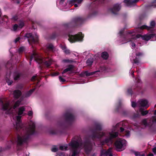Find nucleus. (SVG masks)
<instances>
[{
    "label": "nucleus",
    "mask_w": 156,
    "mask_h": 156,
    "mask_svg": "<svg viewBox=\"0 0 156 156\" xmlns=\"http://www.w3.org/2000/svg\"><path fill=\"white\" fill-rule=\"evenodd\" d=\"M20 28H18V26L16 24H15L13 27V29L14 31H16L18 29H19Z\"/></svg>",
    "instance_id": "obj_27"
},
{
    "label": "nucleus",
    "mask_w": 156,
    "mask_h": 156,
    "mask_svg": "<svg viewBox=\"0 0 156 156\" xmlns=\"http://www.w3.org/2000/svg\"><path fill=\"white\" fill-rule=\"evenodd\" d=\"M95 72L91 73H88L87 72H86L85 73V74L86 76H89L90 75H93L94 73Z\"/></svg>",
    "instance_id": "obj_26"
},
{
    "label": "nucleus",
    "mask_w": 156,
    "mask_h": 156,
    "mask_svg": "<svg viewBox=\"0 0 156 156\" xmlns=\"http://www.w3.org/2000/svg\"><path fill=\"white\" fill-rule=\"evenodd\" d=\"M13 95L15 98H18L21 95V93L19 90H15L13 92Z\"/></svg>",
    "instance_id": "obj_14"
},
{
    "label": "nucleus",
    "mask_w": 156,
    "mask_h": 156,
    "mask_svg": "<svg viewBox=\"0 0 156 156\" xmlns=\"http://www.w3.org/2000/svg\"><path fill=\"white\" fill-rule=\"evenodd\" d=\"M25 37L29 39L28 40V42L30 43V41L32 42H35L37 41L38 40V36L36 34H35V36H32L31 33L27 34Z\"/></svg>",
    "instance_id": "obj_7"
},
{
    "label": "nucleus",
    "mask_w": 156,
    "mask_h": 156,
    "mask_svg": "<svg viewBox=\"0 0 156 156\" xmlns=\"http://www.w3.org/2000/svg\"><path fill=\"white\" fill-rule=\"evenodd\" d=\"M148 112L147 110H146L145 111H141V114L142 115H147Z\"/></svg>",
    "instance_id": "obj_29"
},
{
    "label": "nucleus",
    "mask_w": 156,
    "mask_h": 156,
    "mask_svg": "<svg viewBox=\"0 0 156 156\" xmlns=\"http://www.w3.org/2000/svg\"><path fill=\"white\" fill-rule=\"evenodd\" d=\"M47 48L49 50H51L53 48V46L52 44H50L48 45Z\"/></svg>",
    "instance_id": "obj_30"
},
{
    "label": "nucleus",
    "mask_w": 156,
    "mask_h": 156,
    "mask_svg": "<svg viewBox=\"0 0 156 156\" xmlns=\"http://www.w3.org/2000/svg\"><path fill=\"white\" fill-rule=\"evenodd\" d=\"M68 145H67L64 146H60L59 147V149L62 151L66 150L68 149Z\"/></svg>",
    "instance_id": "obj_19"
},
{
    "label": "nucleus",
    "mask_w": 156,
    "mask_h": 156,
    "mask_svg": "<svg viewBox=\"0 0 156 156\" xmlns=\"http://www.w3.org/2000/svg\"><path fill=\"white\" fill-rule=\"evenodd\" d=\"M24 49V48L23 47H21L19 49V50L20 52H21L23 51Z\"/></svg>",
    "instance_id": "obj_40"
},
{
    "label": "nucleus",
    "mask_w": 156,
    "mask_h": 156,
    "mask_svg": "<svg viewBox=\"0 0 156 156\" xmlns=\"http://www.w3.org/2000/svg\"><path fill=\"white\" fill-rule=\"evenodd\" d=\"M145 155L144 154H141L140 156H145Z\"/></svg>",
    "instance_id": "obj_53"
},
{
    "label": "nucleus",
    "mask_w": 156,
    "mask_h": 156,
    "mask_svg": "<svg viewBox=\"0 0 156 156\" xmlns=\"http://www.w3.org/2000/svg\"><path fill=\"white\" fill-rule=\"evenodd\" d=\"M142 124H143L144 125L146 126L147 124V122L146 119H144L142 120Z\"/></svg>",
    "instance_id": "obj_34"
},
{
    "label": "nucleus",
    "mask_w": 156,
    "mask_h": 156,
    "mask_svg": "<svg viewBox=\"0 0 156 156\" xmlns=\"http://www.w3.org/2000/svg\"><path fill=\"white\" fill-rule=\"evenodd\" d=\"M59 79L60 81L61 82H64L65 81V80L62 78L60 76H59Z\"/></svg>",
    "instance_id": "obj_39"
},
{
    "label": "nucleus",
    "mask_w": 156,
    "mask_h": 156,
    "mask_svg": "<svg viewBox=\"0 0 156 156\" xmlns=\"http://www.w3.org/2000/svg\"><path fill=\"white\" fill-rule=\"evenodd\" d=\"M126 141L122 139H119L117 140L115 144L116 150L118 151L123 150L124 147L126 146Z\"/></svg>",
    "instance_id": "obj_5"
},
{
    "label": "nucleus",
    "mask_w": 156,
    "mask_h": 156,
    "mask_svg": "<svg viewBox=\"0 0 156 156\" xmlns=\"http://www.w3.org/2000/svg\"><path fill=\"white\" fill-rule=\"evenodd\" d=\"M33 58H34V60L39 63H41L43 62L42 58L36 53H34L32 55L30 60V61L32 60Z\"/></svg>",
    "instance_id": "obj_9"
},
{
    "label": "nucleus",
    "mask_w": 156,
    "mask_h": 156,
    "mask_svg": "<svg viewBox=\"0 0 156 156\" xmlns=\"http://www.w3.org/2000/svg\"><path fill=\"white\" fill-rule=\"evenodd\" d=\"M101 57L104 59H106L108 58V55L107 52H104L102 53Z\"/></svg>",
    "instance_id": "obj_17"
},
{
    "label": "nucleus",
    "mask_w": 156,
    "mask_h": 156,
    "mask_svg": "<svg viewBox=\"0 0 156 156\" xmlns=\"http://www.w3.org/2000/svg\"><path fill=\"white\" fill-rule=\"evenodd\" d=\"M104 134V133L103 132H100L96 137H98V138H100V137L103 136Z\"/></svg>",
    "instance_id": "obj_32"
},
{
    "label": "nucleus",
    "mask_w": 156,
    "mask_h": 156,
    "mask_svg": "<svg viewBox=\"0 0 156 156\" xmlns=\"http://www.w3.org/2000/svg\"><path fill=\"white\" fill-rule=\"evenodd\" d=\"M35 89L34 88L30 90L26 94L25 96H24V95L23 96L20 100L16 101L14 104L13 107H12L13 109H15L16 107H18L20 105L21 102L23 100L24 98L25 97H27L29 96L34 91ZM1 102L2 104V109L3 110H8L9 111H10L12 108V107H11L9 105V102H6L4 104L2 101H1Z\"/></svg>",
    "instance_id": "obj_2"
},
{
    "label": "nucleus",
    "mask_w": 156,
    "mask_h": 156,
    "mask_svg": "<svg viewBox=\"0 0 156 156\" xmlns=\"http://www.w3.org/2000/svg\"><path fill=\"white\" fill-rule=\"evenodd\" d=\"M63 61L64 62H69V61L68 60H63Z\"/></svg>",
    "instance_id": "obj_52"
},
{
    "label": "nucleus",
    "mask_w": 156,
    "mask_h": 156,
    "mask_svg": "<svg viewBox=\"0 0 156 156\" xmlns=\"http://www.w3.org/2000/svg\"><path fill=\"white\" fill-rule=\"evenodd\" d=\"M44 64L47 67H48L51 64V61H49L48 62L47 61L44 62Z\"/></svg>",
    "instance_id": "obj_23"
},
{
    "label": "nucleus",
    "mask_w": 156,
    "mask_h": 156,
    "mask_svg": "<svg viewBox=\"0 0 156 156\" xmlns=\"http://www.w3.org/2000/svg\"><path fill=\"white\" fill-rule=\"evenodd\" d=\"M83 0H69L68 2L70 4H73L75 3L78 4H80Z\"/></svg>",
    "instance_id": "obj_15"
},
{
    "label": "nucleus",
    "mask_w": 156,
    "mask_h": 156,
    "mask_svg": "<svg viewBox=\"0 0 156 156\" xmlns=\"http://www.w3.org/2000/svg\"><path fill=\"white\" fill-rule=\"evenodd\" d=\"M24 25V24L23 22H21L18 26V28L20 29H21L23 27Z\"/></svg>",
    "instance_id": "obj_28"
},
{
    "label": "nucleus",
    "mask_w": 156,
    "mask_h": 156,
    "mask_svg": "<svg viewBox=\"0 0 156 156\" xmlns=\"http://www.w3.org/2000/svg\"><path fill=\"white\" fill-rule=\"evenodd\" d=\"M76 21H80L81 20V18L80 17H77L76 18Z\"/></svg>",
    "instance_id": "obj_44"
},
{
    "label": "nucleus",
    "mask_w": 156,
    "mask_h": 156,
    "mask_svg": "<svg viewBox=\"0 0 156 156\" xmlns=\"http://www.w3.org/2000/svg\"><path fill=\"white\" fill-rule=\"evenodd\" d=\"M73 68L72 65H69L68 68L64 69L62 72V74H64L67 72L70 71Z\"/></svg>",
    "instance_id": "obj_16"
},
{
    "label": "nucleus",
    "mask_w": 156,
    "mask_h": 156,
    "mask_svg": "<svg viewBox=\"0 0 156 156\" xmlns=\"http://www.w3.org/2000/svg\"><path fill=\"white\" fill-rule=\"evenodd\" d=\"M150 27H148L146 25H143L140 27V29H146L148 30H150Z\"/></svg>",
    "instance_id": "obj_24"
},
{
    "label": "nucleus",
    "mask_w": 156,
    "mask_h": 156,
    "mask_svg": "<svg viewBox=\"0 0 156 156\" xmlns=\"http://www.w3.org/2000/svg\"><path fill=\"white\" fill-rule=\"evenodd\" d=\"M147 156H154V154L152 153H151L148 154Z\"/></svg>",
    "instance_id": "obj_50"
},
{
    "label": "nucleus",
    "mask_w": 156,
    "mask_h": 156,
    "mask_svg": "<svg viewBox=\"0 0 156 156\" xmlns=\"http://www.w3.org/2000/svg\"><path fill=\"white\" fill-rule=\"evenodd\" d=\"M33 114V112L31 111H29L28 113V115L29 116H31Z\"/></svg>",
    "instance_id": "obj_35"
},
{
    "label": "nucleus",
    "mask_w": 156,
    "mask_h": 156,
    "mask_svg": "<svg viewBox=\"0 0 156 156\" xmlns=\"http://www.w3.org/2000/svg\"><path fill=\"white\" fill-rule=\"evenodd\" d=\"M76 154V151H74L73 152V154H72V156H75Z\"/></svg>",
    "instance_id": "obj_45"
},
{
    "label": "nucleus",
    "mask_w": 156,
    "mask_h": 156,
    "mask_svg": "<svg viewBox=\"0 0 156 156\" xmlns=\"http://www.w3.org/2000/svg\"><path fill=\"white\" fill-rule=\"evenodd\" d=\"M141 154V153L139 152H135L134 153V154L136 156H140Z\"/></svg>",
    "instance_id": "obj_36"
},
{
    "label": "nucleus",
    "mask_w": 156,
    "mask_h": 156,
    "mask_svg": "<svg viewBox=\"0 0 156 156\" xmlns=\"http://www.w3.org/2000/svg\"><path fill=\"white\" fill-rule=\"evenodd\" d=\"M121 8V6L119 5L116 4L115 5L112 9V13L116 14L118 12Z\"/></svg>",
    "instance_id": "obj_12"
},
{
    "label": "nucleus",
    "mask_w": 156,
    "mask_h": 156,
    "mask_svg": "<svg viewBox=\"0 0 156 156\" xmlns=\"http://www.w3.org/2000/svg\"><path fill=\"white\" fill-rule=\"evenodd\" d=\"M35 129V125L34 122H30L29 127L26 129V133L22 134L18 136L17 141L18 144H21L27 141L29 137V135L34 133Z\"/></svg>",
    "instance_id": "obj_1"
},
{
    "label": "nucleus",
    "mask_w": 156,
    "mask_h": 156,
    "mask_svg": "<svg viewBox=\"0 0 156 156\" xmlns=\"http://www.w3.org/2000/svg\"><path fill=\"white\" fill-rule=\"evenodd\" d=\"M61 48L66 54H68L70 53L69 50L67 49L65 46H62Z\"/></svg>",
    "instance_id": "obj_20"
},
{
    "label": "nucleus",
    "mask_w": 156,
    "mask_h": 156,
    "mask_svg": "<svg viewBox=\"0 0 156 156\" xmlns=\"http://www.w3.org/2000/svg\"><path fill=\"white\" fill-rule=\"evenodd\" d=\"M109 149L107 151L104 150L102 151L101 154V156H107L109 154Z\"/></svg>",
    "instance_id": "obj_18"
},
{
    "label": "nucleus",
    "mask_w": 156,
    "mask_h": 156,
    "mask_svg": "<svg viewBox=\"0 0 156 156\" xmlns=\"http://www.w3.org/2000/svg\"><path fill=\"white\" fill-rule=\"evenodd\" d=\"M154 36L155 35L154 34H150L149 35H145L142 36L141 35L139 34L136 36V38H139L140 37H141L143 40L147 41L150 40L151 37H154Z\"/></svg>",
    "instance_id": "obj_10"
},
{
    "label": "nucleus",
    "mask_w": 156,
    "mask_h": 156,
    "mask_svg": "<svg viewBox=\"0 0 156 156\" xmlns=\"http://www.w3.org/2000/svg\"><path fill=\"white\" fill-rule=\"evenodd\" d=\"M65 0H61V2H63Z\"/></svg>",
    "instance_id": "obj_57"
},
{
    "label": "nucleus",
    "mask_w": 156,
    "mask_h": 156,
    "mask_svg": "<svg viewBox=\"0 0 156 156\" xmlns=\"http://www.w3.org/2000/svg\"><path fill=\"white\" fill-rule=\"evenodd\" d=\"M118 135V133L117 132H113L110 133L109 134V137L108 138L106 139L105 140V142L106 143H109L112 144V139L117 137Z\"/></svg>",
    "instance_id": "obj_8"
},
{
    "label": "nucleus",
    "mask_w": 156,
    "mask_h": 156,
    "mask_svg": "<svg viewBox=\"0 0 156 156\" xmlns=\"http://www.w3.org/2000/svg\"><path fill=\"white\" fill-rule=\"evenodd\" d=\"M138 103L140 105L141 107H145L146 108L149 107L148 105V102L146 100H141L139 101Z\"/></svg>",
    "instance_id": "obj_11"
},
{
    "label": "nucleus",
    "mask_w": 156,
    "mask_h": 156,
    "mask_svg": "<svg viewBox=\"0 0 156 156\" xmlns=\"http://www.w3.org/2000/svg\"><path fill=\"white\" fill-rule=\"evenodd\" d=\"M20 39V38L18 37L15 40V42L16 43Z\"/></svg>",
    "instance_id": "obj_47"
},
{
    "label": "nucleus",
    "mask_w": 156,
    "mask_h": 156,
    "mask_svg": "<svg viewBox=\"0 0 156 156\" xmlns=\"http://www.w3.org/2000/svg\"><path fill=\"white\" fill-rule=\"evenodd\" d=\"M132 45V46L133 47H135V45H136L134 43H132V45Z\"/></svg>",
    "instance_id": "obj_51"
},
{
    "label": "nucleus",
    "mask_w": 156,
    "mask_h": 156,
    "mask_svg": "<svg viewBox=\"0 0 156 156\" xmlns=\"http://www.w3.org/2000/svg\"><path fill=\"white\" fill-rule=\"evenodd\" d=\"M136 106V104L135 102H132V106L133 107H135Z\"/></svg>",
    "instance_id": "obj_42"
},
{
    "label": "nucleus",
    "mask_w": 156,
    "mask_h": 156,
    "mask_svg": "<svg viewBox=\"0 0 156 156\" xmlns=\"http://www.w3.org/2000/svg\"><path fill=\"white\" fill-rule=\"evenodd\" d=\"M25 108L24 106L21 107L18 109L17 112L18 115L16 116V129L19 128H22V124L21 122L20 119L21 117V115L23 112L25 111Z\"/></svg>",
    "instance_id": "obj_4"
},
{
    "label": "nucleus",
    "mask_w": 156,
    "mask_h": 156,
    "mask_svg": "<svg viewBox=\"0 0 156 156\" xmlns=\"http://www.w3.org/2000/svg\"><path fill=\"white\" fill-rule=\"evenodd\" d=\"M93 62L91 58L88 59L87 61V63L88 66H91Z\"/></svg>",
    "instance_id": "obj_21"
},
{
    "label": "nucleus",
    "mask_w": 156,
    "mask_h": 156,
    "mask_svg": "<svg viewBox=\"0 0 156 156\" xmlns=\"http://www.w3.org/2000/svg\"><path fill=\"white\" fill-rule=\"evenodd\" d=\"M35 76H33L32 78V80H33L34 79H35Z\"/></svg>",
    "instance_id": "obj_55"
},
{
    "label": "nucleus",
    "mask_w": 156,
    "mask_h": 156,
    "mask_svg": "<svg viewBox=\"0 0 156 156\" xmlns=\"http://www.w3.org/2000/svg\"><path fill=\"white\" fill-rule=\"evenodd\" d=\"M75 7H77L78 6V5L76 4H74Z\"/></svg>",
    "instance_id": "obj_54"
},
{
    "label": "nucleus",
    "mask_w": 156,
    "mask_h": 156,
    "mask_svg": "<svg viewBox=\"0 0 156 156\" xmlns=\"http://www.w3.org/2000/svg\"><path fill=\"white\" fill-rule=\"evenodd\" d=\"M155 25V23L154 21H152L150 23V26L152 28L154 27Z\"/></svg>",
    "instance_id": "obj_31"
},
{
    "label": "nucleus",
    "mask_w": 156,
    "mask_h": 156,
    "mask_svg": "<svg viewBox=\"0 0 156 156\" xmlns=\"http://www.w3.org/2000/svg\"><path fill=\"white\" fill-rule=\"evenodd\" d=\"M153 122H156V116L153 117Z\"/></svg>",
    "instance_id": "obj_46"
},
{
    "label": "nucleus",
    "mask_w": 156,
    "mask_h": 156,
    "mask_svg": "<svg viewBox=\"0 0 156 156\" xmlns=\"http://www.w3.org/2000/svg\"><path fill=\"white\" fill-rule=\"evenodd\" d=\"M21 74L20 73L16 74L14 76V79L15 80H18Z\"/></svg>",
    "instance_id": "obj_22"
},
{
    "label": "nucleus",
    "mask_w": 156,
    "mask_h": 156,
    "mask_svg": "<svg viewBox=\"0 0 156 156\" xmlns=\"http://www.w3.org/2000/svg\"><path fill=\"white\" fill-rule=\"evenodd\" d=\"M134 62L135 63H137L139 62V60L137 58H136L134 60Z\"/></svg>",
    "instance_id": "obj_43"
},
{
    "label": "nucleus",
    "mask_w": 156,
    "mask_h": 156,
    "mask_svg": "<svg viewBox=\"0 0 156 156\" xmlns=\"http://www.w3.org/2000/svg\"><path fill=\"white\" fill-rule=\"evenodd\" d=\"M58 74H59L58 73H54L52 74V76H57V75H58Z\"/></svg>",
    "instance_id": "obj_41"
},
{
    "label": "nucleus",
    "mask_w": 156,
    "mask_h": 156,
    "mask_svg": "<svg viewBox=\"0 0 156 156\" xmlns=\"http://www.w3.org/2000/svg\"><path fill=\"white\" fill-rule=\"evenodd\" d=\"M138 1L139 0H134V1L131 0H125L124 2V3L126 4L127 6H129L133 5Z\"/></svg>",
    "instance_id": "obj_13"
},
{
    "label": "nucleus",
    "mask_w": 156,
    "mask_h": 156,
    "mask_svg": "<svg viewBox=\"0 0 156 156\" xmlns=\"http://www.w3.org/2000/svg\"><path fill=\"white\" fill-rule=\"evenodd\" d=\"M132 75H133V72L132 73Z\"/></svg>",
    "instance_id": "obj_58"
},
{
    "label": "nucleus",
    "mask_w": 156,
    "mask_h": 156,
    "mask_svg": "<svg viewBox=\"0 0 156 156\" xmlns=\"http://www.w3.org/2000/svg\"><path fill=\"white\" fill-rule=\"evenodd\" d=\"M7 82L8 83L9 85H10L12 84L13 82L12 80H6Z\"/></svg>",
    "instance_id": "obj_33"
},
{
    "label": "nucleus",
    "mask_w": 156,
    "mask_h": 156,
    "mask_svg": "<svg viewBox=\"0 0 156 156\" xmlns=\"http://www.w3.org/2000/svg\"><path fill=\"white\" fill-rule=\"evenodd\" d=\"M152 151L154 154H156V147L152 149Z\"/></svg>",
    "instance_id": "obj_38"
},
{
    "label": "nucleus",
    "mask_w": 156,
    "mask_h": 156,
    "mask_svg": "<svg viewBox=\"0 0 156 156\" xmlns=\"http://www.w3.org/2000/svg\"><path fill=\"white\" fill-rule=\"evenodd\" d=\"M120 132H122L124 131V129L123 128H122V127H121L120 128Z\"/></svg>",
    "instance_id": "obj_49"
},
{
    "label": "nucleus",
    "mask_w": 156,
    "mask_h": 156,
    "mask_svg": "<svg viewBox=\"0 0 156 156\" xmlns=\"http://www.w3.org/2000/svg\"><path fill=\"white\" fill-rule=\"evenodd\" d=\"M126 135L127 136H128L129 135V131H126Z\"/></svg>",
    "instance_id": "obj_48"
},
{
    "label": "nucleus",
    "mask_w": 156,
    "mask_h": 156,
    "mask_svg": "<svg viewBox=\"0 0 156 156\" xmlns=\"http://www.w3.org/2000/svg\"><path fill=\"white\" fill-rule=\"evenodd\" d=\"M154 114L155 115H156V110L155 111Z\"/></svg>",
    "instance_id": "obj_56"
},
{
    "label": "nucleus",
    "mask_w": 156,
    "mask_h": 156,
    "mask_svg": "<svg viewBox=\"0 0 156 156\" xmlns=\"http://www.w3.org/2000/svg\"><path fill=\"white\" fill-rule=\"evenodd\" d=\"M109 154L108 155V156H112V154L111 152V148L109 149Z\"/></svg>",
    "instance_id": "obj_37"
},
{
    "label": "nucleus",
    "mask_w": 156,
    "mask_h": 156,
    "mask_svg": "<svg viewBox=\"0 0 156 156\" xmlns=\"http://www.w3.org/2000/svg\"><path fill=\"white\" fill-rule=\"evenodd\" d=\"M83 36L81 33L75 35H71L69 37V40L70 42L73 43L76 41H82Z\"/></svg>",
    "instance_id": "obj_6"
},
{
    "label": "nucleus",
    "mask_w": 156,
    "mask_h": 156,
    "mask_svg": "<svg viewBox=\"0 0 156 156\" xmlns=\"http://www.w3.org/2000/svg\"><path fill=\"white\" fill-rule=\"evenodd\" d=\"M69 145L73 149H76L77 148H82L84 147L87 152L88 150H90L91 148L90 144H82L80 142H78L76 141H73L69 144Z\"/></svg>",
    "instance_id": "obj_3"
},
{
    "label": "nucleus",
    "mask_w": 156,
    "mask_h": 156,
    "mask_svg": "<svg viewBox=\"0 0 156 156\" xmlns=\"http://www.w3.org/2000/svg\"><path fill=\"white\" fill-rule=\"evenodd\" d=\"M58 150V148L56 146L53 147L51 149V151L53 152H55Z\"/></svg>",
    "instance_id": "obj_25"
}]
</instances>
